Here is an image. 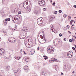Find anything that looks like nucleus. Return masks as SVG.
I'll return each mask as SVG.
<instances>
[{
	"label": "nucleus",
	"instance_id": "nucleus-51",
	"mask_svg": "<svg viewBox=\"0 0 76 76\" xmlns=\"http://www.w3.org/2000/svg\"><path fill=\"white\" fill-rule=\"evenodd\" d=\"M16 29V28L15 29V28H12V31H14V30H15Z\"/></svg>",
	"mask_w": 76,
	"mask_h": 76
},
{
	"label": "nucleus",
	"instance_id": "nucleus-45",
	"mask_svg": "<svg viewBox=\"0 0 76 76\" xmlns=\"http://www.w3.org/2000/svg\"><path fill=\"white\" fill-rule=\"evenodd\" d=\"M21 12H20V11H19V12H18V14H21Z\"/></svg>",
	"mask_w": 76,
	"mask_h": 76
},
{
	"label": "nucleus",
	"instance_id": "nucleus-17",
	"mask_svg": "<svg viewBox=\"0 0 76 76\" xmlns=\"http://www.w3.org/2000/svg\"><path fill=\"white\" fill-rule=\"evenodd\" d=\"M1 15L2 16H4V15H5V13H4V11H1Z\"/></svg>",
	"mask_w": 76,
	"mask_h": 76
},
{
	"label": "nucleus",
	"instance_id": "nucleus-22",
	"mask_svg": "<svg viewBox=\"0 0 76 76\" xmlns=\"http://www.w3.org/2000/svg\"><path fill=\"white\" fill-rule=\"evenodd\" d=\"M4 25H6L7 24V21H5V20H4Z\"/></svg>",
	"mask_w": 76,
	"mask_h": 76
},
{
	"label": "nucleus",
	"instance_id": "nucleus-47",
	"mask_svg": "<svg viewBox=\"0 0 76 76\" xmlns=\"http://www.w3.org/2000/svg\"><path fill=\"white\" fill-rule=\"evenodd\" d=\"M43 10H44V11H45V10H46V9H45V8H44L43 9Z\"/></svg>",
	"mask_w": 76,
	"mask_h": 76
},
{
	"label": "nucleus",
	"instance_id": "nucleus-35",
	"mask_svg": "<svg viewBox=\"0 0 76 76\" xmlns=\"http://www.w3.org/2000/svg\"><path fill=\"white\" fill-rule=\"evenodd\" d=\"M71 29L73 30V29H74V27H73V26H71Z\"/></svg>",
	"mask_w": 76,
	"mask_h": 76
},
{
	"label": "nucleus",
	"instance_id": "nucleus-26",
	"mask_svg": "<svg viewBox=\"0 0 76 76\" xmlns=\"http://www.w3.org/2000/svg\"><path fill=\"white\" fill-rule=\"evenodd\" d=\"M10 66H7L6 67V68L7 69H8V70H9V68H10Z\"/></svg>",
	"mask_w": 76,
	"mask_h": 76
},
{
	"label": "nucleus",
	"instance_id": "nucleus-20",
	"mask_svg": "<svg viewBox=\"0 0 76 76\" xmlns=\"http://www.w3.org/2000/svg\"><path fill=\"white\" fill-rule=\"evenodd\" d=\"M29 59L28 58H26V60L25 61H26V62H28L29 61Z\"/></svg>",
	"mask_w": 76,
	"mask_h": 76
},
{
	"label": "nucleus",
	"instance_id": "nucleus-48",
	"mask_svg": "<svg viewBox=\"0 0 76 76\" xmlns=\"http://www.w3.org/2000/svg\"><path fill=\"white\" fill-rule=\"evenodd\" d=\"M74 75L75 76H76V71L74 72Z\"/></svg>",
	"mask_w": 76,
	"mask_h": 76
},
{
	"label": "nucleus",
	"instance_id": "nucleus-34",
	"mask_svg": "<svg viewBox=\"0 0 76 76\" xmlns=\"http://www.w3.org/2000/svg\"><path fill=\"white\" fill-rule=\"evenodd\" d=\"M31 8H29V9L28 10V12H30V11H31Z\"/></svg>",
	"mask_w": 76,
	"mask_h": 76
},
{
	"label": "nucleus",
	"instance_id": "nucleus-54",
	"mask_svg": "<svg viewBox=\"0 0 76 76\" xmlns=\"http://www.w3.org/2000/svg\"><path fill=\"white\" fill-rule=\"evenodd\" d=\"M39 50V47H38L37 48V50Z\"/></svg>",
	"mask_w": 76,
	"mask_h": 76
},
{
	"label": "nucleus",
	"instance_id": "nucleus-21",
	"mask_svg": "<svg viewBox=\"0 0 76 76\" xmlns=\"http://www.w3.org/2000/svg\"><path fill=\"white\" fill-rule=\"evenodd\" d=\"M24 70H26L28 69V66H26L24 67Z\"/></svg>",
	"mask_w": 76,
	"mask_h": 76
},
{
	"label": "nucleus",
	"instance_id": "nucleus-53",
	"mask_svg": "<svg viewBox=\"0 0 76 76\" xmlns=\"http://www.w3.org/2000/svg\"><path fill=\"white\" fill-rule=\"evenodd\" d=\"M64 41H66V38H64Z\"/></svg>",
	"mask_w": 76,
	"mask_h": 76
},
{
	"label": "nucleus",
	"instance_id": "nucleus-23",
	"mask_svg": "<svg viewBox=\"0 0 76 76\" xmlns=\"http://www.w3.org/2000/svg\"><path fill=\"white\" fill-rule=\"evenodd\" d=\"M15 59H16V60H19L20 59V57H15Z\"/></svg>",
	"mask_w": 76,
	"mask_h": 76
},
{
	"label": "nucleus",
	"instance_id": "nucleus-19",
	"mask_svg": "<svg viewBox=\"0 0 76 76\" xmlns=\"http://www.w3.org/2000/svg\"><path fill=\"white\" fill-rule=\"evenodd\" d=\"M64 68L65 69H67V64H66L64 66Z\"/></svg>",
	"mask_w": 76,
	"mask_h": 76
},
{
	"label": "nucleus",
	"instance_id": "nucleus-29",
	"mask_svg": "<svg viewBox=\"0 0 76 76\" xmlns=\"http://www.w3.org/2000/svg\"><path fill=\"white\" fill-rule=\"evenodd\" d=\"M2 32H3V33H4V35H6V32L2 31Z\"/></svg>",
	"mask_w": 76,
	"mask_h": 76
},
{
	"label": "nucleus",
	"instance_id": "nucleus-61",
	"mask_svg": "<svg viewBox=\"0 0 76 76\" xmlns=\"http://www.w3.org/2000/svg\"><path fill=\"white\" fill-rule=\"evenodd\" d=\"M4 58H6L7 59H8V58H7L6 57H4Z\"/></svg>",
	"mask_w": 76,
	"mask_h": 76
},
{
	"label": "nucleus",
	"instance_id": "nucleus-59",
	"mask_svg": "<svg viewBox=\"0 0 76 76\" xmlns=\"http://www.w3.org/2000/svg\"><path fill=\"white\" fill-rule=\"evenodd\" d=\"M73 37H74V38H76V37L75 36H73Z\"/></svg>",
	"mask_w": 76,
	"mask_h": 76
},
{
	"label": "nucleus",
	"instance_id": "nucleus-31",
	"mask_svg": "<svg viewBox=\"0 0 76 76\" xmlns=\"http://www.w3.org/2000/svg\"><path fill=\"white\" fill-rule=\"evenodd\" d=\"M64 18H66L67 17V15L66 14H64Z\"/></svg>",
	"mask_w": 76,
	"mask_h": 76
},
{
	"label": "nucleus",
	"instance_id": "nucleus-42",
	"mask_svg": "<svg viewBox=\"0 0 76 76\" xmlns=\"http://www.w3.org/2000/svg\"><path fill=\"white\" fill-rule=\"evenodd\" d=\"M69 41V42H72V39H70Z\"/></svg>",
	"mask_w": 76,
	"mask_h": 76
},
{
	"label": "nucleus",
	"instance_id": "nucleus-44",
	"mask_svg": "<svg viewBox=\"0 0 76 76\" xmlns=\"http://www.w3.org/2000/svg\"><path fill=\"white\" fill-rule=\"evenodd\" d=\"M23 60H26V57H25L24 58H23Z\"/></svg>",
	"mask_w": 76,
	"mask_h": 76
},
{
	"label": "nucleus",
	"instance_id": "nucleus-50",
	"mask_svg": "<svg viewBox=\"0 0 76 76\" xmlns=\"http://www.w3.org/2000/svg\"><path fill=\"white\" fill-rule=\"evenodd\" d=\"M42 73H43L42 74V75H45V74L43 72H42Z\"/></svg>",
	"mask_w": 76,
	"mask_h": 76
},
{
	"label": "nucleus",
	"instance_id": "nucleus-55",
	"mask_svg": "<svg viewBox=\"0 0 76 76\" xmlns=\"http://www.w3.org/2000/svg\"><path fill=\"white\" fill-rule=\"evenodd\" d=\"M20 52H22V49L20 51Z\"/></svg>",
	"mask_w": 76,
	"mask_h": 76
},
{
	"label": "nucleus",
	"instance_id": "nucleus-41",
	"mask_svg": "<svg viewBox=\"0 0 76 76\" xmlns=\"http://www.w3.org/2000/svg\"><path fill=\"white\" fill-rule=\"evenodd\" d=\"M59 37H61L62 36V34L60 33L59 34Z\"/></svg>",
	"mask_w": 76,
	"mask_h": 76
},
{
	"label": "nucleus",
	"instance_id": "nucleus-11",
	"mask_svg": "<svg viewBox=\"0 0 76 76\" xmlns=\"http://www.w3.org/2000/svg\"><path fill=\"white\" fill-rule=\"evenodd\" d=\"M34 53H35V50H32L30 52V55H33V54H34Z\"/></svg>",
	"mask_w": 76,
	"mask_h": 76
},
{
	"label": "nucleus",
	"instance_id": "nucleus-63",
	"mask_svg": "<svg viewBox=\"0 0 76 76\" xmlns=\"http://www.w3.org/2000/svg\"><path fill=\"white\" fill-rule=\"evenodd\" d=\"M51 26H52V27H53V25H51Z\"/></svg>",
	"mask_w": 76,
	"mask_h": 76
},
{
	"label": "nucleus",
	"instance_id": "nucleus-16",
	"mask_svg": "<svg viewBox=\"0 0 76 76\" xmlns=\"http://www.w3.org/2000/svg\"><path fill=\"white\" fill-rule=\"evenodd\" d=\"M54 69H55L56 70H57V69H58V66H57V65H55L54 66Z\"/></svg>",
	"mask_w": 76,
	"mask_h": 76
},
{
	"label": "nucleus",
	"instance_id": "nucleus-18",
	"mask_svg": "<svg viewBox=\"0 0 76 76\" xmlns=\"http://www.w3.org/2000/svg\"><path fill=\"white\" fill-rule=\"evenodd\" d=\"M43 57H44V59L45 60H47V59H48V57L45 56H43Z\"/></svg>",
	"mask_w": 76,
	"mask_h": 76
},
{
	"label": "nucleus",
	"instance_id": "nucleus-3",
	"mask_svg": "<svg viewBox=\"0 0 76 76\" xmlns=\"http://www.w3.org/2000/svg\"><path fill=\"white\" fill-rule=\"evenodd\" d=\"M38 4L41 6H44L45 4V2L44 0H39L38 2Z\"/></svg>",
	"mask_w": 76,
	"mask_h": 76
},
{
	"label": "nucleus",
	"instance_id": "nucleus-36",
	"mask_svg": "<svg viewBox=\"0 0 76 76\" xmlns=\"http://www.w3.org/2000/svg\"><path fill=\"white\" fill-rule=\"evenodd\" d=\"M7 20L8 21H10V18H8L7 19Z\"/></svg>",
	"mask_w": 76,
	"mask_h": 76
},
{
	"label": "nucleus",
	"instance_id": "nucleus-4",
	"mask_svg": "<svg viewBox=\"0 0 76 76\" xmlns=\"http://www.w3.org/2000/svg\"><path fill=\"white\" fill-rule=\"evenodd\" d=\"M27 41H28V42H29V43H28V48H31V47H32L33 46V42L32 41H31V39H27Z\"/></svg>",
	"mask_w": 76,
	"mask_h": 76
},
{
	"label": "nucleus",
	"instance_id": "nucleus-15",
	"mask_svg": "<svg viewBox=\"0 0 76 76\" xmlns=\"http://www.w3.org/2000/svg\"><path fill=\"white\" fill-rule=\"evenodd\" d=\"M19 70H20V71H21V69L18 68L17 69V70H14V73H17V72H19Z\"/></svg>",
	"mask_w": 76,
	"mask_h": 76
},
{
	"label": "nucleus",
	"instance_id": "nucleus-32",
	"mask_svg": "<svg viewBox=\"0 0 76 76\" xmlns=\"http://www.w3.org/2000/svg\"><path fill=\"white\" fill-rule=\"evenodd\" d=\"M68 19H71V16L70 15H69L68 17Z\"/></svg>",
	"mask_w": 76,
	"mask_h": 76
},
{
	"label": "nucleus",
	"instance_id": "nucleus-25",
	"mask_svg": "<svg viewBox=\"0 0 76 76\" xmlns=\"http://www.w3.org/2000/svg\"><path fill=\"white\" fill-rule=\"evenodd\" d=\"M43 41L44 42H43V43H40L42 44H44V43H45V42H46V41L45 40V39H44L43 40Z\"/></svg>",
	"mask_w": 76,
	"mask_h": 76
},
{
	"label": "nucleus",
	"instance_id": "nucleus-27",
	"mask_svg": "<svg viewBox=\"0 0 76 76\" xmlns=\"http://www.w3.org/2000/svg\"><path fill=\"white\" fill-rule=\"evenodd\" d=\"M12 42H16V39L15 38H13V39H12Z\"/></svg>",
	"mask_w": 76,
	"mask_h": 76
},
{
	"label": "nucleus",
	"instance_id": "nucleus-43",
	"mask_svg": "<svg viewBox=\"0 0 76 76\" xmlns=\"http://www.w3.org/2000/svg\"><path fill=\"white\" fill-rule=\"evenodd\" d=\"M4 52L3 51V50L1 51V53H2V54H4Z\"/></svg>",
	"mask_w": 76,
	"mask_h": 76
},
{
	"label": "nucleus",
	"instance_id": "nucleus-64",
	"mask_svg": "<svg viewBox=\"0 0 76 76\" xmlns=\"http://www.w3.org/2000/svg\"><path fill=\"white\" fill-rule=\"evenodd\" d=\"M15 76H19V75H16Z\"/></svg>",
	"mask_w": 76,
	"mask_h": 76
},
{
	"label": "nucleus",
	"instance_id": "nucleus-13",
	"mask_svg": "<svg viewBox=\"0 0 76 76\" xmlns=\"http://www.w3.org/2000/svg\"><path fill=\"white\" fill-rule=\"evenodd\" d=\"M13 18H15L14 19H15L17 20H18V19H19V16L18 15H16L14 17H13Z\"/></svg>",
	"mask_w": 76,
	"mask_h": 76
},
{
	"label": "nucleus",
	"instance_id": "nucleus-14",
	"mask_svg": "<svg viewBox=\"0 0 76 76\" xmlns=\"http://www.w3.org/2000/svg\"><path fill=\"white\" fill-rule=\"evenodd\" d=\"M34 13L35 15H38V13H39V11H38L37 10H35L34 11Z\"/></svg>",
	"mask_w": 76,
	"mask_h": 76
},
{
	"label": "nucleus",
	"instance_id": "nucleus-1",
	"mask_svg": "<svg viewBox=\"0 0 76 76\" xmlns=\"http://www.w3.org/2000/svg\"><path fill=\"white\" fill-rule=\"evenodd\" d=\"M42 22H43V18H40L38 19L37 23L39 25H40L41 26H43L44 25H42L43 24Z\"/></svg>",
	"mask_w": 76,
	"mask_h": 76
},
{
	"label": "nucleus",
	"instance_id": "nucleus-2",
	"mask_svg": "<svg viewBox=\"0 0 76 76\" xmlns=\"http://www.w3.org/2000/svg\"><path fill=\"white\" fill-rule=\"evenodd\" d=\"M47 52L49 54H52L54 52V48L52 47H49L47 48Z\"/></svg>",
	"mask_w": 76,
	"mask_h": 76
},
{
	"label": "nucleus",
	"instance_id": "nucleus-8",
	"mask_svg": "<svg viewBox=\"0 0 76 76\" xmlns=\"http://www.w3.org/2000/svg\"><path fill=\"white\" fill-rule=\"evenodd\" d=\"M49 62L50 63H52V62H54V61H58V60L54 58H52L51 59V60H50L49 61Z\"/></svg>",
	"mask_w": 76,
	"mask_h": 76
},
{
	"label": "nucleus",
	"instance_id": "nucleus-7",
	"mask_svg": "<svg viewBox=\"0 0 76 76\" xmlns=\"http://www.w3.org/2000/svg\"><path fill=\"white\" fill-rule=\"evenodd\" d=\"M59 39L58 38H56L54 40L53 44H54V45H56L57 44V42H58Z\"/></svg>",
	"mask_w": 76,
	"mask_h": 76
},
{
	"label": "nucleus",
	"instance_id": "nucleus-28",
	"mask_svg": "<svg viewBox=\"0 0 76 76\" xmlns=\"http://www.w3.org/2000/svg\"><path fill=\"white\" fill-rule=\"evenodd\" d=\"M3 50H1V49H0V54H1V55H2L3 54V53H1V51Z\"/></svg>",
	"mask_w": 76,
	"mask_h": 76
},
{
	"label": "nucleus",
	"instance_id": "nucleus-24",
	"mask_svg": "<svg viewBox=\"0 0 76 76\" xmlns=\"http://www.w3.org/2000/svg\"><path fill=\"white\" fill-rule=\"evenodd\" d=\"M73 22H74V23H75V21L73 20H72L70 21V24H71V25H72V23H73Z\"/></svg>",
	"mask_w": 76,
	"mask_h": 76
},
{
	"label": "nucleus",
	"instance_id": "nucleus-56",
	"mask_svg": "<svg viewBox=\"0 0 76 76\" xmlns=\"http://www.w3.org/2000/svg\"><path fill=\"white\" fill-rule=\"evenodd\" d=\"M74 7H75V8H76V5H74Z\"/></svg>",
	"mask_w": 76,
	"mask_h": 76
},
{
	"label": "nucleus",
	"instance_id": "nucleus-39",
	"mask_svg": "<svg viewBox=\"0 0 76 76\" xmlns=\"http://www.w3.org/2000/svg\"><path fill=\"white\" fill-rule=\"evenodd\" d=\"M38 40L39 42H40V43H41V42H40V41H41V40H40V38H38ZM40 40V41H39Z\"/></svg>",
	"mask_w": 76,
	"mask_h": 76
},
{
	"label": "nucleus",
	"instance_id": "nucleus-46",
	"mask_svg": "<svg viewBox=\"0 0 76 76\" xmlns=\"http://www.w3.org/2000/svg\"><path fill=\"white\" fill-rule=\"evenodd\" d=\"M25 44L26 46L27 47V46H26V44H27V43H26V42H25Z\"/></svg>",
	"mask_w": 76,
	"mask_h": 76
},
{
	"label": "nucleus",
	"instance_id": "nucleus-5",
	"mask_svg": "<svg viewBox=\"0 0 76 76\" xmlns=\"http://www.w3.org/2000/svg\"><path fill=\"white\" fill-rule=\"evenodd\" d=\"M29 1H26L23 3V6L24 8H27V7H28V6L27 5L28 4V3H29Z\"/></svg>",
	"mask_w": 76,
	"mask_h": 76
},
{
	"label": "nucleus",
	"instance_id": "nucleus-10",
	"mask_svg": "<svg viewBox=\"0 0 76 76\" xmlns=\"http://www.w3.org/2000/svg\"><path fill=\"white\" fill-rule=\"evenodd\" d=\"M69 53H70V52H68L67 56L68 57H69V58H72V56H73V55H71V54Z\"/></svg>",
	"mask_w": 76,
	"mask_h": 76
},
{
	"label": "nucleus",
	"instance_id": "nucleus-49",
	"mask_svg": "<svg viewBox=\"0 0 76 76\" xmlns=\"http://www.w3.org/2000/svg\"><path fill=\"white\" fill-rule=\"evenodd\" d=\"M55 14H57V11H56L55 12H54Z\"/></svg>",
	"mask_w": 76,
	"mask_h": 76
},
{
	"label": "nucleus",
	"instance_id": "nucleus-52",
	"mask_svg": "<svg viewBox=\"0 0 76 76\" xmlns=\"http://www.w3.org/2000/svg\"><path fill=\"white\" fill-rule=\"evenodd\" d=\"M10 29L12 31H13V28H10Z\"/></svg>",
	"mask_w": 76,
	"mask_h": 76
},
{
	"label": "nucleus",
	"instance_id": "nucleus-62",
	"mask_svg": "<svg viewBox=\"0 0 76 76\" xmlns=\"http://www.w3.org/2000/svg\"><path fill=\"white\" fill-rule=\"evenodd\" d=\"M14 28H15V29H16L17 28V27H15Z\"/></svg>",
	"mask_w": 76,
	"mask_h": 76
},
{
	"label": "nucleus",
	"instance_id": "nucleus-38",
	"mask_svg": "<svg viewBox=\"0 0 76 76\" xmlns=\"http://www.w3.org/2000/svg\"><path fill=\"white\" fill-rule=\"evenodd\" d=\"M52 4L53 6H55V5H56V3H55V2H54Z\"/></svg>",
	"mask_w": 76,
	"mask_h": 76
},
{
	"label": "nucleus",
	"instance_id": "nucleus-33",
	"mask_svg": "<svg viewBox=\"0 0 76 76\" xmlns=\"http://www.w3.org/2000/svg\"><path fill=\"white\" fill-rule=\"evenodd\" d=\"M67 28L68 29H69V28H70V26H69V25L67 26Z\"/></svg>",
	"mask_w": 76,
	"mask_h": 76
},
{
	"label": "nucleus",
	"instance_id": "nucleus-9",
	"mask_svg": "<svg viewBox=\"0 0 76 76\" xmlns=\"http://www.w3.org/2000/svg\"><path fill=\"white\" fill-rule=\"evenodd\" d=\"M54 18H55V17L54 15H52L49 17V19L50 21H53Z\"/></svg>",
	"mask_w": 76,
	"mask_h": 76
},
{
	"label": "nucleus",
	"instance_id": "nucleus-37",
	"mask_svg": "<svg viewBox=\"0 0 76 76\" xmlns=\"http://www.w3.org/2000/svg\"><path fill=\"white\" fill-rule=\"evenodd\" d=\"M58 12L59 13H61L62 12V11H61V10H59Z\"/></svg>",
	"mask_w": 76,
	"mask_h": 76
},
{
	"label": "nucleus",
	"instance_id": "nucleus-12",
	"mask_svg": "<svg viewBox=\"0 0 76 76\" xmlns=\"http://www.w3.org/2000/svg\"><path fill=\"white\" fill-rule=\"evenodd\" d=\"M12 20L13 22H14V23H17V20H16V19H15V18H12Z\"/></svg>",
	"mask_w": 76,
	"mask_h": 76
},
{
	"label": "nucleus",
	"instance_id": "nucleus-40",
	"mask_svg": "<svg viewBox=\"0 0 76 76\" xmlns=\"http://www.w3.org/2000/svg\"><path fill=\"white\" fill-rule=\"evenodd\" d=\"M72 49H73V50H76V49H75V48L74 47H72Z\"/></svg>",
	"mask_w": 76,
	"mask_h": 76
},
{
	"label": "nucleus",
	"instance_id": "nucleus-58",
	"mask_svg": "<svg viewBox=\"0 0 76 76\" xmlns=\"http://www.w3.org/2000/svg\"><path fill=\"white\" fill-rule=\"evenodd\" d=\"M5 21H6V22L7 21V18H6V19H5Z\"/></svg>",
	"mask_w": 76,
	"mask_h": 76
},
{
	"label": "nucleus",
	"instance_id": "nucleus-60",
	"mask_svg": "<svg viewBox=\"0 0 76 76\" xmlns=\"http://www.w3.org/2000/svg\"><path fill=\"white\" fill-rule=\"evenodd\" d=\"M61 75H63V73H62V72H61Z\"/></svg>",
	"mask_w": 76,
	"mask_h": 76
},
{
	"label": "nucleus",
	"instance_id": "nucleus-30",
	"mask_svg": "<svg viewBox=\"0 0 76 76\" xmlns=\"http://www.w3.org/2000/svg\"><path fill=\"white\" fill-rule=\"evenodd\" d=\"M8 41L9 42H11V41H12V40L10 38H9L8 39Z\"/></svg>",
	"mask_w": 76,
	"mask_h": 76
},
{
	"label": "nucleus",
	"instance_id": "nucleus-57",
	"mask_svg": "<svg viewBox=\"0 0 76 76\" xmlns=\"http://www.w3.org/2000/svg\"><path fill=\"white\" fill-rule=\"evenodd\" d=\"M23 52L24 54H26V53L25 52V51H23Z\"/></svg>",
	"mask_w": 76,
	"mask_h": 76
},
{
	"label": "nucleus",
	"instance_id": "nucleus-6",
	"mask_svg": "<svg viewBox=\"0 0 76 76\" xmlns=\"http://www.w3.org/2000/svg\"><path fill=\"white\" fill-rule=\"evenodd\" d=\"M39 34L41 38H45V34H44V31L40 32Z\"/></svg>",
	"mask_w": 76,
	"mask_h": 76
}]
</instances>
